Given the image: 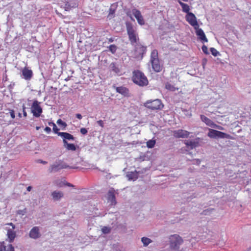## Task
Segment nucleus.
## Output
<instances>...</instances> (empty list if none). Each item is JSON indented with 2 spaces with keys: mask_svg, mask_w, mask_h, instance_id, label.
Segmentation results:
<instances>
[{
  "mask_svg": "<svg viewBox=\"0 0 251 251\" xmlns=\"http://www.w3.org/2000/svg\"><path fill=\"white\" fill-rule=\"evenodd\" d=\"M78 163V161H77L74 165L69 166L61 160H57L50 165L48 169V172L50 173H52L57 172L63 169H77V167L76 165Z\"/></svg>",
  "mask_w": 251,
  "mask_h": 251,
  "instance_id": "nucleus-1",
  "label": "nucleus"
},
{
  "mask_svg": "<svg viewBox=\"0 0 251 251\" xmlns=\"http://www.w3.org/2000/svg\"><path fill=\"white\" fill-rule=\"evenodd\" d=\"M126 25L129 40L131 44L135 45V44L138 43L139 38L133 24L129 21H126Z\"/></svg>",
  "mask_w": 251,
  "mask_h": 251,
  "instance_id": "nucleus-2",
  "label": "nucleus"
},
{
  "mask_svg": "<svg viewBox=\"0 0 251 251\" xmlns=\"http://www.w3.org/2000/svg\"><path fill=\"white\" fill-rule=\"evenodd\" d=\"M132 46H134V50L131 52L132 57L139 60L142 59L147 51V47L143 46L139 43Z\"/></svg>",
  "mask_w": 251,
  "mask_h": 251,
  "instance_id": "nucleus-3",
  "label": "nucleus"
},
{
  "mask_svg": "<svg viewBox=\"0 0 251 251\" xmlns=\"http://www.w3.org/2000/svg\"><path fill=\"white\" fill-rule=\"evenodd\" d=\"M133 82L140 86L148 84V80L145 75L140 71H135L133 77Z\"/></svg>",
  "mask_w": 251,
  "mask_h": 251,
  "instance_id": "nucleus-4",
  "label": "nucleus"
},
{
  "mask_svg": "<svg viewBox=\"0 0 251 251\" xmlns=\"http://www.w3.org/2000/svg\"><path fill=\"white\" fill-rule=\"evenodd\" d=\"M182 242L183 240L179 235L177 234L172 235L170 238V247L173 250H177Z\"/></svg>",
  "mask_w": 251,
  "mask_h": 251,
  "instance_id": "nucleus-5",
  "label": "nucleus"
},
{
  "mask_svg": "<svg viewBox=\"0 0 251 251\" xmlns=\"http://www.w3.org/2000/svg\"><path fill=\"white\" fill-rule=\"evenodd\" d=\"M145 106L152 110L160 109L163 104L160 100L156 99L153 100H148L145 103Z\"/></svg>",
  "mask_w": 251,
  "mask_h": 251,
  "instance_id": "nucleus-6",
  "label": "nucleus"
},
{
  "mask_svg": "<svg viewBox=\"0 0 251 251\" xmlns=\"http://www.w3.org/2000/svg\"><path fill=\"white\" fill-rule=\"evenodd\" d=\"M31 110L34 116L39 117L42 112V108L37 100H34L31 105Z\"/></svg>",
  "mask_w": 251,
  "mask_h": 251,
  "instance_id": "nucleus-7",
  "label": "nucleus"
},
{
  "mask_svg": "<svg viewBox=\"0 0 251 251\" xmlns=\"http://www.w3.org/2000/svg\"><path fill=\"white\" fill-rule=\"evenodd\" d=\"M173 135L174 137H175L176 138H187L189 134H190V132L186 131V130H182V129H178V130H174L173 131Z\"/></svg>",
  "mask_w": 251,
  "mask_h": 251,
  "instance_id": "nucleus-8",
  "label": "nucleus"
},
{
  "mask_svg": "<svg viewBox=\"0 0 251 251\" xmlns=\"http://www.w3.org/2000/svg\"><path fill=\"white\" fill-rule=\"evenodd\" d=\"M40 229L38 226H34L31 228L29 233L30 238L33 239H37L41 237Z\"/></svg>",
  "mask_w": 251,
  "mask_h": 251,
  "instance_id": "nucleus-9",
  "label": "nucleus"
},
{
  "mask_svg": "<svg viewBox=\"0 0 251 251\" xmlns=\"http://www.w3.org/2000/svg\"><path fill=\"white\" fill-rule=\"evenodd\" d=\"M195 32L198 36V39L202 43L203 42H207L208 40L207 38L206 37V36L205 35V33H204L203 31L202 30V29L200 28L199 27L197 29H195Z\"/></svg>",
  "mask_w": 251,
  "mask_h": 251,
  "instance_id": "nucleus-10",
  "label": "nucleus"
},
{
  "mask_svg": "<svg viewBox=\"0 0 251 251\" xmlns=\"http://www.w3.org/2000/svg\"><path fill=\"white\" fill-rule=\"evenodd\" d=\"M23 78L25 80H29L33 76V73L31 70L28 68L25 67L22 71Z\"/></svg>",
  "mask_w": 251,
  "mask_h": 251,
  "instance_id": "nucleus-11",
  "label": "nucleus"
},
{
  "mask_svg": "<svg viewBox=\"0 0 251 251\" xmlns=\"http://www.w3.org/2000/svg\"><path fill=\"white\" fill-rule=\"evenodd\" d=\"M58 136L63 138L64 145L68 143L67 142V140L69 141H74L75 140V137L72 135L67 132L59 133Z\"/></svg>",
  "mask_w": 251,
  "mask_h": 251,
  "instance_id": "nucleus-12",
  "label": "nucleus"
},
{
  "mask_svg": "<svg viewBox=\"0 0 251 251\" xmlns=\"http://www.w3.org/2000/svg\"><path fill=\"white\" fill-rule=\"evenodd\" d=\"M109 68L110 71L113 72L116 74L118 75L122 74L120 65L116 63H111L109 65Z\"/></svg>",
  "mask_w": 251,
  "mask_h": 251,
  "instance_id": "nucleus-13",
  "label": "nucleus"
},
{
  "mask_svg": "<svg viewBox=\"0 0 251 251\" xmlns=\"http://www.w3.org/2000/svg\"><path fill=\"white\" fill-rule=\"evenodd\" d=\"M152 66V68L155 72L158 73L162 71L163 65L161 64L159 59L155 60L151 62Z\"/></svg>",
  "mask_w": 251,
  "mask_h": 251,
  "instance_id": "nucleus-14",
  "label": "nucleus"
},
{
  "mask_svg": "<svg viewBox=\"0 0 251 251\" xmlns=\"http://www.w3.org/2000/svg\"><path fill=\"white\" fill-rule=\"evenodd\" d=\"M51 197L53 201H60L64 197V194L61 191L55 190L51 192Z\"/></svg>",
  "mask_w": 251,
  "mask_h": 251,
  "instance_id": "nucleus-15",
  "label": "nucleus"
},
{
  "mask_svg": "<svg viewBox=\"0 0 251 251\" xmlns=\"http://www.w3.org/2000/svg\"><path fill=\"white\" fill-rule=\"evenodd\" d=\"M186 18L187 21L194 27L195 29L199 27L196 17H186Z\"/></svg>",
  "mask_w": 251,
  "mask_h": 251,
  "instance_id": "nucleus-16",
  "label": "nucleus"
},
{
  "mask_svg": "<svg viewBox=\"0 0 251 251\" xmlns=\"http://www.w3.org/2000/svg\"><path fill=\"white\" fill-rule=\"evenodd\" d=\"M115 190L113 189H110L108 192V201L111 202L112 205H115L116 203V198L114 194Z\"/></svg>",
  "mask_w": 251,
  "mask_h": 251,
  "instance_id": "nucleus-17",
  "label": "nucleus"
},
{
  "mask_svg": "<svg viewBox=\"0 0 251 251\" xmlns=\"http://www.w3.org/2000/svg\"><path fill=\"white\" fill-rule=\"evenodd\" d=\"M116 90L117 93H119L124 96H127L129 94L128 90L125 87H116Z\"/></svg>",
  "mask_w": 251,
  "mask_h": 251,
  "instance_id": "nucleus-18",
  "label": "nucleus"
},
{
  "mask_svg": "<svg viewBox=\"0 0 251 251\" xmlns=\"http://www.w3.org/2000/svg\"><path fill=\"white\" fill-rule=\"evenodd\" d=\"M77 2L76 0H73L70 1H67L65 5L66 10L70 9L71 8H74L77 6Z\"/></svg>",
  "mask_w": 251,
  "mask_h": 251,
  "instance_id": "nucleus-19",
  "label": "nucleus"
},
{
  "mask_svg": "<svg viewBox=\"0 0 251 251\" xmlns=\"http://www.w3.org/2000/svg\"><path fill=\"white\" fill-rule=\"evenodd\" d=\"M180 5H181L182 10L186 13H188L187 16H194L195 15L192 13H189L190 8L189 6L185 3H183L181 1H179Z\"/></svg>",
  "mask_w": 251,
  "mask_h": 251,
  "instance_id": "nucleus-20",
  "label": "nucleus"
},
{
  "mask_svg": "<svg viewBox=\"0 0 251 251\" xmlns=\"http://www.w3.org/2000/svg\"><path fill=\"white\" fill-rule=\"evenodd\" d=\"M13 230L11 229H7V236L10 243L12 242L16 237V232Z\"/></svg>",
  "mask_w": 251,
  "mask_h": 251,
  "instance_id": "nucleus-21",
  "label": "nucleus"
},
{
  "mask_svg": "<svg viewBox=\"0 0 251 251\" xmlns=\"http://www.w3.org/2000/svg\"><path fill=\"white\" fill-rule=\"evenodd\" d=\"M201 119L202 122L205 123V124L209 126L212 127L213 126L214 122L211 121L210 119L208 118L204 115L201 116Z\"/></svg>",
  "mask_w": 251,
  "mask_h": 251,
  "instance_id": "nucleus-22",
  "label": "nucleus"
},
{
  "mask_svg": "<svg viewBox=\"0 0 251 251\" xmlns=\"http://www.w3.org/2000/svg\"><path fill=\"white\" fill-rule=\"evenodd\" d=\"M126 176L129 180H135L138 178V173L136 171L131 172L126 175Z\"/></svg>",
  "mask_w": 251,
  "mask_h": 251,
  "instance_id": "nucleus-23",
  "label": "nucleus"
},
{
  "mask_svg": "<svg viewBox=\"0 0 251 251\" xmlns=\"http://www.w3.org/2000/svg\"><path fill=\"white\" fill-rule=\"evenodd\" d=\"M158 60H159L158 51L154 49L151 52L150 62Z\"/></svg>",
  "mask_w": 251,
  "mask_h": 251,
  "instance_id": "nucleus-24",
  "label": "nucleus"
},
{
  "mask_svg": "<svg viewBox=\"0 0 251 251\" xmlns=\"http://www.w3.org/2000/svg\"><path fill=\"white\" fill-rule=\"evenodd\" d=\"M217 132H218V130L213 129H209V132L207 133V136L211 138L217 139Z\"/></svg>",
  "mask_w": 251,
  "mask_h": 251,
  "instance_id": "nucleus-25",
  "label": "nucleus"
},
{
  "mask_svg": "<svg viewBox=\"0 0 251 251\" xmlns=\"http://www.w3.org/2000/svg\"><path fill=\"white\" fill-rule=\"evenodd\" d=\"M185 144L188 147H190L191 149H193L198 146L199 142L196 141H188L185 143Z\"/></svg>",
  "mask_w": 251,
  "mask_h": 251,
  "instance_id": "nucleus-26",
  "label": "nucleus"
},
{
  "mask_svg": "<svg viewBox=\"0 0 251 251\" xmlns=\"http://www.w3.org/2000/svg\"><path fill=\"white\" fill-rule=\"evenodd\" d=\"M118 7V4L114 3L112 4L109 9V16L113 15L115 13V12Z\"/></svg>",
  "mask_w": 251,
  "mask_h": 251,
  "instance_id": "nucleus-27",
  "label": "nucleus"
},
{
  "mask_svg": "<svg viewBox=\"0 0 251 251\" xmlns=\"http://www.w3.org/2000/svg\"><path fill=\"white\" fill-rule=\"evenodd\" d=\"M217 138H226V139H231V136L226 133L218 131V132H217Z\"/></svg>",
  "mask_w": 251,
  "mask_h": 251,
  "instance_id": "nucleus-28",
  "label": "nucleus"
},
{
  "mask_svg": "<svg viewBox=\"0 0 251 251\" xmlns=\"http://www.w3.org/2000/svg\"><path fill=\"white\" fill-rule=\"evenodd\" d=\"M141 241L145 247H147L152 242V240L151 239L146 237H142L141 238Z\"/></svg>",
  "mask_w": 251,
  "mask_h": 251,
  "instance_id": "nucleus-29",
  "label": "nucleus"
},
{
  "mask_svg": "<svg viewBox=\"0 0 251 251\" xmlns=\"http://www.w3.org/2000/svg\"><path fill=\"white\" fill-rule=\"evenodd\" d=\"M156 143V141L154 139H151L147 142L146 145L148 148L151 149L154 147Z\"/></svg>",
  "mask_w": 251,
  "mask_h": 251,
  "instance_id": "nucleus-30",
  "label": "nucleus"
},
{
  "mask_svg": "<svg viewBox=\"0 0 251 251\" xmlns=\"http://www.w3.org/2000/svg\"><path fill=\"white\" fill-rule=\"evenodd\" d=\"M64 146L68 150L74 151L76 150V147L73 144L67 143L64 145Z\"/></svg>",
  "mask_w": 251,
  "mask_h": 251,
  "instance_id": "nucleus-31",
  "label": "nucleus"
},
{
  "mask_svg": "<svg viewBox=\"0 0 251 251\" xmlns=\"http://www.w3.org/2000/svg\"><path fill=\"white\" fill-rule=\"evenodd\" d=\"M165 88L171 91L174 92L176 90H178V88H176L174 86L172 85L169 83H167L165 85Z\"/></svg>",
  "mask_w": 251,
  "mask_h": 251,
  "instance_id": "nucleus-32",
  "label": "nucleus"
},
{
  "mask_svg": "<svg viewBox=\"0 0 251 251\" xmlns=\"http://www.w3.org/2000/svg\"><path fill=\"white\" fill-rule=\"evenodd\" d=\"M111 228L110 227L107 226H103L101 228V231L104 234H108L111 231Z\"/></svg>",
  "mask_w": 251,
  "mask_h": 251,
  "instance_id": "nucleus-33",
  "label": "nucleus"
},
{
  "mask_svg": "<svg viewBox=\"0 0 251 251\" xmlns=\"http://www.w3.org/2000/svg\"><path fill=\"white\" fill-rule=\"evenodd\" d=\"M14 248L11 244H8L7 246L5 245L4 251H14Z\"/></svg>",
  "mask_w": 251,
  "mask_h": 251,
  "instance_id": "nucleus-34",
  "label": "nucleus"
},
{
  "mask_svg": "<svg viewBox=\"0 0 251 251\" xmlns=\"http://www.w3.org/2000/svg\"><path fill=\"white\" fill-rule=\"evenodd\" d=\"M50 124H52L53 125V132L57 134V135H58V133H60V132H58L59 129L57 128V127L56 126V125L55 124L53 123H50L49 125H50Z\"/></svg>",
  "mask_w": 251,
  "mask_h": 251,
  "instance_id": "nucleus-35",
  "label": "nucleus"
},
{
  "mask_svg": "<svg viewBox=\"0 0 251 251\" xmlns=\"http://www.w3.org/2000/svg\"><path fill=\"white\" fill-rule=\"evenodd\" d=\"M210 51L212 54L214 56H217L219 54V51H218L215 48H211Z\"/></svg>",
  "mask_w": 251,
  "mask_h": 251,
  "instance_id": "nucleus-36",
  "label": "nucleus"
},
{
  "mask_svg": "<svg viewBox=\"0 0 251 251\" xmlns=\"http://www.w3.org/2000/svg\"><path fill=\"white\" fill-rule=\"evenodd\" d=\"M109 50L112 53H114L117 50V47L114 45H111L109 47Z\"/></svg>",
  "mask_w": 251,
  "mask_h": 251,
  "instance_id": "nucleus-37",
  "label": "nucleus"
},
{
  "mask_svg": "<svg viewBox=\"0 0 251 251\" xmlns=\"http://www.w3.org/2000/svg\"><path fill=\"white\" fill-rule=\"evenodd\" d=\"M135 18H136V19L138 21V23L140 25H143L144 24V21L143 19V17H135Z\"/></svg>",
  "mask_w": 251,
  "mask_h": 251,
  "instance_id": "nucleus-38",
  "label": "nucleus"
},
{
  "mask_svg": "<svg viewBox=\"0 0 251 251\" xmlns=\"http://www.w3.org/2000/svg\"><path fill=\"white\" fill-rule=\"evenodd\" d=\"M57 123L59 125L62 126H64V127L67 126V124L65 122L62 121L61 119H58L57 121Z\"/></svg>",
  "mask_w": 251,
  "mask_h": 251,
  "instance_id": "nucleus-39",
  "label": "nucleus"
},
{
  "mask_svg": "<svg viewBox=\"0 0 251 251\" xmlns=\"http://www.w3.org/2000/svg\"><path fill=\"white\" fill-rule=\"evenodd\" d=\"M26 213V208H24L23 210H19L18 211H17V214L19 215H24Z\"/></svg>",
  "mask_w": 251,
  "mask_h": 251,
  "instance_id": "nucleus-40",
  "label": "nucleus"
},
{
  "mask_svg": "<svg viewBox=\"0 0 251 251\" xmlns=\"http://www.w3.org/2000/svg\"><path fill=\"white\" fill-rule=\"evenodd\" d=\"M132 13L134 16H141L140 12L136 9L132 10Z\"/></svg>",
  "mask_w": 251,
  "mask_h": 251,
  "instance_id": "nucleus-41",
  "label": "nucleus"
},
{
  "mask_svg": "<svg viewBox=\"0 0 251 251\" xmlns=\"http://www.w3.org/2000/svg\"><path fill=\"white\" fill-rule=\"evenodd\" d=\"M202 50L203 51V52L206 54H209V52L208 51V49H207V47L205 46V45H203L202 48Z\"/></svg>",
  "mask_w": 251,
  "mask_h": 251,
  "instance_id": "nucleus-42",
  "label": "nucleus"
},
{
  "mask_svg": "<svg viewBox=\"0 0 251 251\" xmlns=\"http://www.w3.org/2000/svg\"><path fill=\"white\" fill-rule=\"evenodd\" d=\"M80 133L83 135L86 134L88 132L87 129L84 127L80 128Z\"/></svg>",
  "mask_w": 251,
  "mask_h": 251,
  "instance_id": "nucleus-43",
  "label": "nucleus"
},
{
  "mask_svg": "<svg viewBox=\"0 0 251 251\" xmlns=\"http://www.w3.org/2000/svg\"><path fill=\"white\" fill-rule=\"evenodd\" d=\"M9 113H10L11 117L12 119H14L15 117L14 111L13 110H12V109H9Z\"/></svg>",
  "mask_w": 251,
  "mask_h": 251,
  "instance_id": "nucleus-44",
  "label": "nucleus"
},
{
  "mask_svg": "<svg viewBox=\"0 0 251 251\" xmlns=\"http://www.w3.org/2000/svg\"><path fill=\"white\" fill-rule=\"evenodd\" d=\"M5 244L4 242L0 243V251H4Z\"/></svg>",
  "mask_w": 251,
  "mask_h": 251,
  "instance_id": "nucleus-45",
  "label": "nucleus"
},
{
  "mask_svg": "<svg viewBox=\"0 0 251 251\" xmlns=\"http://www.w3.org/2000/svg\"><path fill=\"white\" fill-rule=\"evenodd\" d=\"M212 127H214V128H218V129H220V130H223L224 129V128L221 126H218L215 124L214 123L213 124V126H212Z\"/></svg>",
  "mask_w": 251,
  "mask_h": 251,
  "instance_id": "nucleus-46",
  "label": "nucleus"
},
{
  "mask_svg": "<svg viewBox=\"0 0 251 251\" xmlns=\"http://www.w3.org/2000/svg\"><path fill=\"white\" fill-rule=\"evenodd\" d=\"M23 112L24 116V117H26L27 116V113H26V112L25 111V107L24 104H23Z\"/></svg>",
  "mask_w": 251,
  "mask_h": 251,
  "instance_id": "nucleus-47",
  "label": "nucleus"
},
{
  "mask_svg": "<svg viewBox=\"0 0 251 251\" xmlns=\"http://www.w3.org/2000/svg\"><path fill=\"white\" fill-rule=\"evenodd\" d=\"M97 123L101 127L103 126V122L102 120H99L97 121Z\"/></svg>",
  "mask_w": 251,
  "mask_h": 251,
  "instance_id": "nucleus-48",
  "label": "nucleus"
},
{
  "mask_svg": "<svg viewBox=\"0 0 251 251\" xmlns=\"http://www.w3.org/2000/svg\"><path fill=\"white\" fill-rule=\"evenodd\" d=\"M44 130L48 133H50L51 131L50 128L48 126L46 127Z\"/></svg>",
  "mask_w": 251,
  "mask_h": 251,
  "instance_id": "nucleus-49",
  "label": "nucleus"
},
{
  "mask_svg": "<svg viewBox=\"0 0 251 251\" xmlns=\"http://www.w3.org/2000/svg\"><path fill=\"white\" fill-rule=\"evenodd\" d=\"M6 225L11 226L12 228V229H14L15 228V226L12 223H7Z\"/></svg>",
  "mask_w": 251,
  "mask_h": 251,
  "instance_id": "nucleus-50",
  "label": "nucleus"
},
{
  "mask_svg": "<svg viewBox=\"0 0 251 251\" xmlns=\"http://www.w3.org/2000/svg\"><path fill=\"white\" fill-rule=\"evenodd\" d=\"M213 210V209H206V210H204V211H203V212L204 213V214H205V215H206V214H207V213H208L209 212L211 211H212V210Z\"/></svg>",
  "mask_w": 251,
  "mask_h": 251,
  "instance_id": "nucleus-51",
  "label": "nucleus"
},
{
  "mask_svg": "<svg viewBox=\"0 0 251 251\" xmlns=\"http://www.w3.org/2000/svg\"><path fill=\"white\" fill-rule=\"evenodd\" d=\"M38 162L42 163L43 164H46L47 163V162L45 161H43L42 160L39 159L38 160Z\"/></svg>",
  "mask_w": 251,
  "mask_h": 251,
  "instance_id": "nucleus-52",
  "label": "nucleus"
},
{
  "mask_svg": "<svg viewBox=\"0 0 251 251\" xmlns=\"http://www.w3.org/2000/svg\"><path fill=\"white\" fill-rule=\"evenodd\" d=\"M76 117L79 120L81 119L82 118L81 115L79 113L76 114Z\"/></svg>",
  "mask_w": 251,
  "mask_h": 251,
  "instance_id": "nucleus-53",
  "label": "nucleus"
},
{
  "mask_svg": "<svg viewBox=\"0 0 251 251\" xmlns=\"http://www.w3.org/2000/svg\"><path fill=\"white\" fill-rule=\"evenodd\" d=\"M195 161H196V163L197 164V165H200V163H201V160L199 159H195L194 160Z\"/></svg>",
  "mask_w": 251,
  "mask_h": 251,
  "instance_id": "nucleus-54",
  "label": "nucleus"
},
{
  "mask_svg": "<svg viewBox=\"0 0 251 251\" xmlns=\"http://www.w3.org/2000/svg\"><path fill=\"white\" fill-rule=\"evenodd\" d=\"M26 189H27V191H29H29H31V190L32 189V187H31V186H28V187H27Z\"/></svg>",
  "mask_w": 251,
  "mask_h": 251,
  "instance_id": "nucleus-55",
  "label": "nucleus"
},
{
  "mask_svg": "<svg viewBox=\"0 0 251 251\" xmlns=\"http://www.w3.org/2000/svg\"><path fill=\"white\" fill-rule=\"evenodd\" d=\"M206 59H203V62H202V64H203V66H204V65H205V64L206 63Z\"/></svg>",
  "mask_w": 251,
  "mask_h": 251,
  "instance_id": "nucleus-56",
  "label": "nucleus"
},
{
  "mask_svg": "<svg viewBox=\"0 0 251 251\" xmlns=\"http://www.w3.org/2000/svg\"><path fill=\"white\" fill-rule=\"evenodd\" d=\"M109 42H113V39L112 38H110L109 39Z\"/></svg>",
  "mask_w": 251,
  "mask_h": 251,
  "instance_id": "nucleus-57",
  "label": "nucleus"
},
{
  "mask_svg": "<svg viewBox=\"0 0 251 251\" xmlns=\"http://www.w3.org/2000/svg\"><path fill=\"white\" fill-rule=\"evenodd\" d=\"M67 185L68 186H71V187H73L74 186L72 184H70L69 183L67 184Z\"/></svg>",
  "mask_w": 251,
  "mask_h": 251,
  "instance_id": "nucleus-58",
  "label": "nucleus"
},
{
  "mask_svg": "<svg viewBox=\"0 0 251 251\" xmlns=\"http://www.w3.org/2000/svg\"><path fill=\"white\" fill-rule=\"evenodd\" d=\"M130 17L131 20L134 22L135 20L133 18V17Z\"/></svg>",
  "mask_w": 251,
  "mask_h": 251,
  "instance_id": "nucleus-59",
  "label": "nucleus"
},
{
  "mask_svg": "<svg viewBox=\"0 0 251 251\" xmlns=\"http://www.w3.org/2000/svg\"><path fill=\"white\" fill-rule=\"evenodd\" d=\"M18 116H19L20 118H21V117H22V114H21V113H19L18 114Z\"/></svg>",
  "mask_w": 251,
  "mask_h": 251,
  "instance_id": "nucleus-60",
  "label": "nucleus"
},
{
  "mask_svg": "<svg viewBox=\"0 0 251 251\" xmlns=\"http://www.w3.org/2000/svg\"><path fill=\"white\" fill-rule=\"evenodd\" d=\"M36 129L37 130H39L40 129V127L39 126H36Z\"/></svg>",
  "mask_w": 251,
  "mask_h": 251,
  "instance_id": "nucleus-61",
  "label": "nucleus"
},
{
  "mask_svg": "<svg viewBox=\"0 0 251 251\" xmlns=\"http://www.w3.org/2000/svg\"><path fill=\"white\" fill-rule=\"evenodd\" d=\"M76 160L79 161L80 159H79V158L78 157H77V158H76Z\"/></svg>",
  "mask_w": 251,
  "mask_h": 251,
  "instance_id": "nucleus-62",
  "label": "nucleus"
},
{
  "mask_svg": "<svg viewBox=\"0 0 251 251\" xmlns=\"http://www.w3.org/2000/svg\"><path fill=\"white\" fill-rule=\"evenodd\" d=\"M65 80H66V81H67V80H69V78H66Z\"/></svg>",
  "mask_w": 251,
  "mask_h": 251,
  "instance_id": "nucleus-63",
  "label": "nucleus"
}]
</instances>
